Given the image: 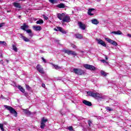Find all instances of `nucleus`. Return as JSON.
I'll use <instances>...</instances> for the list:
<instances>
[{
  "instance_id": "obj_1",
  "label": "nucleus",
  "mask_w": 131,
  "mask_h": 131,
  "mask_svg": "<svg viewBox=\"0 0 131 131\" xmlns=\"http://www.w3.org/2000/svg\"><path fill=\"white\" fill-rule=\"evenodd\" d=\"M87 95H88V96H90L91 97H93V98H95V99H103L102 94H100L98 93H94L92 91H88L87 92Z\"/></svg>"
},
{
  "instance_id": "obj_2",
  "label": "nucleus",
  "mask_w": 131,
  "mask_h": 131,
  "mask_svg": "<svg viewBox=\"0 0 131 131\" xmlns=\"http://www.w3.org/2000/svg\"><path fill=\"white\" fill-rule=\"evenodd\" d=\"M4 107L5 108H6V109H7V110H9V111H10L11 114H14V116H15V117H17V112H16L15 109L12 107V106H10L7 105H4Z\"/></svg>"
},
{
  "instance_id": "obj_3",
  "label": "nucleus",
  "mask_w": 131,
  "mask_h": 131,
  "mask_svg": "<svg viewBox=\"0 0 131 131\" xmlns=\"http://www.w3.org/2000/svg\"><path fill=\"white\" fill-rule=\"evenodd\" d=\"M72 72H74L75 74H78V75H82L84 73L82 70L76 68L73 69Z\"/></svg>"
},
{
  "instance_id": "obj_4",
  "label": "nucleus",
  "mask_w": 131,
  "mask_h": 131,
  "mask_svg": "<svg viewBox=\"0 0 131 131\" xmlns=\"http://www.w3.org/2000/svg\"><path fill=\"white\" fill-rule=\"evenodd\" d=\"M63 52L65 53V54H67L69 55H71L72 56H77V53L75 52V51H73L72 50H64Z\"/></svg>"
},
{
  "instance_id": "obj_5",
  "label": "nucleus",
  "mask_w": 131,
  "mask_h": 131,
  "mask_svg": "<svg viewBox=\"0 0 131 131\" xmlns=\"http://www.w3.org/2000/svg\"><path fill=\"white\" fill-rule=\"evenodd\" d=\"M48 122V119L45 118V117H42L40 121V128H45L46 127V122Z\"/></svg>"
},
{
  "instance_id": "obj_6",
  "label": "nucleus",
  "mask_w": 131,
  "mask_h": 131,
  "mask_svg": "<svg viewBox=\"0 0 131 131\" xmlns=\"http://www.w3.org/2000/svg\"><path fill=\"white\" fill-rule=\"evenodd\" d=\"M83 67L85 68V69H89V70H92L93 71L96 70V68L92 65L85 64L83 65Z\"/></svg>"
},
{
  "instance_id": "obj_7",
  "label": "nucleus",
  "mask_w": 131,
  "mask_h": 131,
  "mask_svg": "<svg viewBox=\"0 0 131 131\" xmlns=\"http://www.w3.org/2000/svg\"><path fill=\"white\" fill-rule=\"evenodd\" d=\"M36 70L39 72V73H41V74H45V71H43V68L40 64H37L36 68Z\"/></svg>"
},
{
  "instance_id": "obj_8",
  "label": "nucleus",
  "mask_w": 131,
  "mask_h": 131,
  "mask_svg": "<svg viewBox=\"0 0 131 131\" xmlns=\"http://www.w3.org/2000/svg\"><path fill=\"white\" fill-rule=\"evenodd\" d=\"M105 40L111 43V45H113V46H118V43L116 41L109 38H105Z\"/></svg>"
},
{
  "instance_id": "obj_9",
  "label": "nucleus",
  "mask_w": 131,
  "mask_h": 131,
  "mask_svg": "<svg viewBox=\"0 0 131 131\" xmlns=\"http://www.w3.org/2000/svg\"><path fill=\"white\" fill-rule=\"evenodd\" d=\"M96 40L98 43H99V45H101V46H102V47H107V45L106 44L105 41H103V40L101 39H96Z\"/></svg>"
},
{
  "instance_id": "obj_10",
  "label": "nucleus",
  "mask_w": 131,
  "mask_h": 131,
  "mask_svg": "<svg viewBox=\"0 0 131 131\" xmlns=\"http://www.w3.org/2000/svg\"><path fill=\"white\" fill-rule=\"evenodd\" d=\"M78 24L79 27H80V28L82 29V30H85V28L86 27L85 26V24L82 23L81 21H78Z\"/></svg>"
},
{
  "instance_id": "obj_11",
  "label": "nucleus",
  "mask_w": 131,
  "mask_h": 131,
  "mask_svg": "<svg viewBox=\"0 0 131 131\" xmlns=\"http://www.w3.org/2000/svg\"><path fill=\"white\" fill-rule=\"evenodd\" d=\"M70 21V17H69V16L65 15L62 20V22H67V23H69Z\"/></svg>"
},
{
  "instance_id": "obj_12",
  "label": "nucleus",
  "mask_w": 131,
  "mask_h": 131,
  "mask_svg": "<svg viewBox=\"0 0 131 131\" xmlns=\"http://www.w3.org/2000/svg\"><path fill=\"white\" fill-rule=\"evenodd\" d=\"M12 5L16 8V9H21L22 8V6H21V5H20V3H17V2H14L12 3Z\"/></svg>"
},
{
  "instance_id": "obj_13",
  "label": "nucleus",
  "mask_w": 131,
  "mask_h": 131,
  "mask_svg": "<svg viewBox=\"0 0 131 131\" xmlns=\"http://www.w3.org/2000/svg\"><path fill=\"white\" fill-rule=\"evenodd\" d=\"M57 18L59 19V20H62L63 21V19H64V17L65 16V14L64 13H58L57 14Z\"/></svg>"
},
{
  "instance_id": "obj_14",
  "label": "nucleus",
  "mask_w": 131,
  "mask_h": 131,
  "mask_svg": "<svg viewBox=\"0 0 131 131\" xmlns=\"http://www.w3.org/2000/svg\"><path fill=\"white\" fill-rule=\"evenodd\" d=\"M57 29H55V30H56V31H60V32H62V33H64V34H66L67 32H66L65 30H64V29H63V28H62V27H58Z\"/></svg>"
},
{
  "instance_id": "obj_15",
  "label": "nucleus",
  "mask_w": 131,
  "mask_h": 131,
  "mask_svg": "<svg viewBox=\"0 0 131 131\" xmlns=\"http://www.w3.org/2000/svg\"><path fill=\"white\" fill-rule=\"evenodd\" d=\"M33 29L34 30H35V31H40V30H41V27L34 26H33Z\"/></svg>"
},
{
  "instance_id": "obj_16",
  "label": "nucleus",
  "mask_w": 131,
  "mask_h": 131,
  "mask_svg": "<svg viewBox=\"0 0 131 131\" xmlns=\"http://www.w3.org/2000/svg\"><path fill=\"white\" fill-rule=\"evenodd\" d=\"M82 103L84 104V105H86V106H92V102L86 100H83Z\"/></svg>"
},
{
  "instance_id": "obj_17",
  "label": "nucleus",
  "mask_w": 131,
  "mask_h": 131,
  "mask_svg": "<svg viewBox=\"0 0 131 131\" xmlns=\"http://www.w3.org/2000/svg\"><path fill=\"white\" fill-rule=\"evenodd\" d=\"M29 27L28 25H27L26 23H24L23 25L20 27V28L21 29H23V30H26Z\"/></svg>"
},
{
  "instance_id": "obj_18",
  "label": "nucleus",
  "mask_w": 131,
  "mask_h": 131,
  "mask_svg": "<svg viewBox=\"0 0 131 131\" xmlns=\"http://www.w3.org/2000/svg\"><path fill=\"white\" fill-rule=\"evenodd\" d=\"M91 22L93 24H94L95 25H98L99 24V22L98 21V19L94 18L91 20Z\"/></svg>"
},
{
  "instance_id": "obj_19",
  "label": "nucleus",
  "mask_w": 131,
  "mask_h": 131,
  "mask_svg": "<svg viewBox=\"0 0 131 131\" xmlns=\"http://www.w3.org/2000/svg\"><path fill=\"white\" fill-rule=\"evenodd\" d=\"M20 36H21V38L24 40V41H27V42L30 41V40H29V39L23 36L22 34H20Z\"/></svg>"
},
{
  "instance_id": "obj_20",
  "label": "nucleus",
  "mask_w": 131,
  "mask_h": 131,
  "mask_svg": "<svg viewBox=\"0 0 131 131\" xmlns=\"http://www.w3.org/2000/svg\"><path fill=\"white\" fill-rule=\"evenodd\" d=\"M57 8H59V9H63L65 8V4L63 3H60L56 6Z\"/></svg>"
},
{
  "instance_id": "obj_21",
  "label": "nucleus",
  "mask_w": 131,
  "mask_h": 131,
  "mask_svg": "<svg viewBox=\"0 0 131 131\" xmlns=\"http://www.w3.org/2000/svg\"><path fill=\"white\" fill-rule=\"evenodd\" d=\"M111 33L114 34H117L118 35H120L122 34V32H121V31H120V30H118L117 31L112 32Z\"/></svg>"
},
{
  "instance_id": "obj_22",
  "label": "nucleus",
  "mask_w": 131,
  "mask_h": 131,
  "mask_svg": "<svg viewBox=\"0 0 131 131\" xmlns=\"http://www.w3.org/2000/svg\"><path fill=\"white\" fill-rule=\"evenodd\" d=\"M18 89L19 90L20 92H21V93H25V90L23 88V87H21V85H18Z\"/></svg>"
},
{
  "instance_id": "obj_23",
  "label": "nucleus",
  "mask_w": 131,
  "mask_h": 131,
  "mask_svg": "<svg viewBox=\"0 0 131 131\" xmlns=\"http://www.w3.org/2000/svg\"><path fill=\"white\" fill-rule=\"evenodd\" d=\"M75 36L76 38H79V39H81L82 38V37H83V36H82V35L80 34H75Z\"/></svg>"
},
{
  "instance_id": "obj_24",
  "label": "nucleus",
  "mask_w": 131,
  "mask_h": 131,
  "mask_svg": "<svg viewBox=\"0 0 131 131\" xmlns=\"http://www.w3.org/2000/svg\"><path fill=\"white\" fill-rule=\"evenodd\" d=\"M94 9H90L88 10V15H90V16H93L94 14L92 13V12H93V11H94Z\"/></svg>"
},
{
  "instance_id": "obj_25",
  "label": "nucleus",
  "mask_w": 131,
  "mask_h": 131,
  "mask_svg": "<svg viewBox=\"0 0 131 131\" xmlns=\"http://www.w3.org/2000/svg\"><path fill=\"white\" fill-rule=\"evenodd\" d=\"M24 112L28 115H31L32 113L28 110H24Z\"/></svg>"
},
{
  "instance_id": "obj_26",
  "label": "nucleus",
  "mask_w": 131,
  "mask_h": 131,
  "mask_svg": "<svg viewBox=\"0 0 131 131\" xmlns=\"http://www.w3.org/2000/svg\"><path fill=\"white\" fill-rule=\"evenodd\" d=\"M43 23V20L41 19H39L36 21V24H42Z\"/></svg>"
},
{
  "instance_id": "obj_27",
  "label": "nucleus",
  "mask_w": 131,
  "mask_h": 131,
  "mask_svg": "<svg viewBox=\"0 0 131 131\" xmlns=\"http://www.w3.org/2000/svg\"><path fill=\"white\" fill-rule=\"evenodd\" d=\"M53 66L54 67L55 69H56V70L61 69V67H59L58 65L53 64Z\"/></svg>"
},
{
  "instance_id": "obj_28",
  "label": "nucleus",
  "mask_w": 131,
  "mask_h": 131,
  "mask_svg": "<svg viewBox=\"0 0 131 131\" xmlns=\"http://www.w3.org/2000/svg\"><path fill=\"white\" fill-rule=\"evenodd\" d=\"M12 48H13V51H14L15 52H18V49L16 47V46L13 45Z\"/></svg>"
},
{
  "instance_id": "obj_29",
  "label": "nucleus",
  "mask_w": 131,
  "mask_h": 131,
  "mask_svg": "<svg viewBox=\"0 0 131 131\" xmlns=\"http://www.w3.org/2000/svg\"><path fill=\"white\" fill-rule=\"evenodd\" d=\"M0 45L3 46H7V43L5 41H0Z\"/></svg>"
},
{
  "instance_id": "obj_30",
  "label": "nucleus",
  "mask_w": 131,
  "mask_h": 131,
  "mask_svg": "<svg viewBox=\"0 0 131 131\" xmlns=\"http://www.w3.org/2000/svg\"><path fill=\"white\" fill-rule=\"evenodd\" d=\"M26 89L28 91H31V88L29 86V85L26 84Z\"/></svg>"
},
{
  "instance_id": "obj_31",
  "label": "nucleus",
  "mask_w": 131,
  "mask_h": 131,
  "mask_svg": "<svg viewBox=\"0 0 131 131\" xmlns=\"http://www.w3.org/2000/svg\"><path fill=\"white\" fill-rule=\"evenodd\" d=\"M105 109L106 110H108V111H113V109L109 106H107L105 107Z\"/></svg>"
},
{
  "instance_id": "obj_32",
  "label": "nucleus",
  "mask_w": 131,
  "mask_h": 131,
  "mask_svg": "<svg viewBox=\"0 0 131 131\" xmlns=\"http://www.w3.org/2000/svg\"><path fill=\"white\" fill-rule=\"evenodd\" d=\"M101 75H104V76H106V75H107V73L105 72L104 71H102L101 72Z\"/></svg>"
},
{
  "instance_id": "obj_33",
  "label": "nucleus",
  "mask_w": 131,
  "mask_h": 131,
  "mask_svg": "<svg viewBox=\"0 0 131 131\" xmlns=\"http://www.w3.org/2000/svg\"><path fill=\"white\" fill-rule=\"evenodd\" d=\"M67 129H69V130L72 131L73 130V127H72V126H69L68 127Z\"/></svg>"
},
{
  "instance_id": "obj_34",
  "label": "nucleus",
  "mask_w": 131,
  "mask_h": 131,
  "mask_svg": "<svg viewBox=\"0 0 131 131\" xmlns=\"http://www.w3.org/2000/svg\"><path fill=\"white\" fill-rule=\"evenodd\" d=\"M49 3H51V4H55V2H56V0H49Z\"/></svg>"
},
{
  "instance_id": "obj_35",
  "label": "nucleus",
  "mask_w": 131,
  "mask_h": 131,
  "mask_svg": "<svg viewBox=\"0 0 131 131\" xmlns=\"http://www.w3.org/2000/svg\"><path fill=\"white\" fill-rule=\"evenodd\" d=\"M26 32H27V33H31V30L29 29V30H26Z\"/></svg>"
},
{
  "instance_id": "obj_36",
  "label": "nucleus",
  "mask_w": 131,
  "mask_h": 131,
  "mask_svg": "<svg viewBox=\"0 0 131 131\" xmlns=\"http://www.w3.org/2000/svg\"><path fill=\"white\" fill-rule=\"evenodd\" d=\"M71 47H73V49H76L77 47L75 45L72 44Z\"/></svg>"
},
{
  "instance_id": "obj_37",
  "label": "nucleus",
  "mask_w": 131,
  "mask_h": 131,
  "mask_svg": "<svg viewBox=\"0 0 131 131\" xmlns=\"http://www.w3.org/2000/svg\"><path fill=\"white\" fill-rule=\"evenodd\" d=\"M101 61V62H102V63H106V64H108V62H107V61H106V60H105L104 59H102Z\"/></svg>"
},
{
  "instance_id": "obj_38",
  "label": "nucleus",
  "mask_w": 131,
  "mask_h": 131,
  "mask_svg": "<svg viewBox=\"0 0 131 131\" xmlns=\"http://www.w3.org/2000/svg\"><path fill=\"white\" fill-rule=\"evenodd\" d=\"M4 25H5V23H1L0 24V28L1 27H3V26H4Z\"/></svg>"
},
{
  "instance_id": "obj_39",
  "label": "nucleus",
  "mask_w": 131,
  "mask_h": 131,
  "mask_svg": "<svg viewBox=\"0 0 131 131\" xmlns=\"http://www.w3.org/2000/svg\"><path fill=\"white\" fill-rule=\"evenodd\" d=\"M43 18L44 19H45V20H48L49 19V17H48V16L44 15L43 16Z\"/></svg>"
},
{
  "instance_id": "obj_40",
  "label": "nucleus",
  "mask_w": 131,
  "mask_h": 131,
  "mask_svg": "<svg viewBox=\"0 0 131 131\" xmlns=\"http://www.w3.org/2000/svg\"><path fill=\"white\" fill-rule=\"evenodd\" d=\"M29 36H30L31 37H32V36H33V34H32V32L29 33Z\"/></svg>"
},
{
  "instance_id": "obj_41",
  "label": "nucleus",
  "mask_w": 131,
  "mask_h": 131,
  "mask_svg": "<svg viewBox=\"0 0 131 131\" xmlns=\"http://www.w3.org/2000/svg\"><path fill=\"white\" fill-rule=\"evenodd\" d=\"M41 59H42L43 62H44V63H47V60H46L45 59V58L42 57Z\"/></svg>"
},
{
  "instance_id": "obj_42",
  "label": "nucleus",
  "mask_w": 131,
  "mask_h": 131,
  "mask_svg": "<svg viewBox=\"0 0 131 131\" xmlns=\"http://www.w3.org/2000/svg\"><path fill=\"white\" fill-rule=\"evenodd\" d=\"M91 124H92V121L89 120L88 121V125H89V126H91Z\"/></svg>"
},
{
  "instance_id": "obj_43",
  "label": "nucleus",
  "mask_w": 131,
  "mask_h": 131,
  "mask_svg": "<svg viewBox=\"0 0 131 131\" xmlns=\"http://www.w3.org/2000/svg\"><path fill=\"white\" fill-rule=\"evenodd\" d=\"M2 127H4V124L0 123V128H2Z\"/></svg>"
},
{
  "instance_id": "obj_44",
  "label": "nucleus",
  "mask_w": 131,
  "mask_h": 131,
  "mask_svg": "<svg viewBox=\"0 0 131 131\" xmlns=\"http://www.w3.org/2000/svg\"><path fill=\"white\" fill-rule=\"evenodd\" d=\"M127 36H128V37H131V34H127Z\"/></svg>"
},
{
  "instance_id": "obj_45",
  "label": "nucleus",
  "mask_w": 131,
  "mask_h": 131,
  "mask_svg": "<svg viewBox=\"0 0 131 131\" xmlns=\"http://www.w3.org/2000/svg\"><path fill=\"white\" fill-rule=\"evenodd\" d=\"M42 88H46V84H45L44 83H42Z\"/></svg>"
},
{
  "instance_id": "obj_46",
  "label": "nucleus",
  "mask_w": 131,
  "mask_h": 131,
  "mask_svg": "<svg viewBox=\"0 0 131 131\" xmlns=\"http://www.w3.org/2000/svg\"><path fill=\"white\" fill-rule=\"evenodd\" d=\"M1 130L2 131H4L5 130V128H4V127H2V128H0Z\"/></svg>"
},
{
  "instance_id": "obj_47",
  "label": "nucleus",
  "mask_w": 131,
  "mask_h": 131,
  "mask_svg": "<svg viewBox=\"0 0 131 131\" xmlns=\"http://www.w3.org/2000/svg\"><path fill=\"white\" fill-rule=\"evenodd\" d=\"M105 59L108 60V57H107V56H105Z\"/></svg>"
},
{
  "instance_id": "obj_48",
  "label": "nucleus",
  "mask_w": 131,
  "mask_h": 131,
  "mask_svg": "<svg viewBox=\"0 0 131 131\" xmlns=\"http://www.w3.org/2000/svg\"><path fill=\"white\" fill-rule=\"evenodd\" d=\"M25 96H27V93H25Z\"/></svg>"
},
{
  "instance_id": "obj_49",
  "label": "nucleus",
  "mask_w": 131,
  "mask_h": 131,
  "mask_svg": "<svg viewBox=\"0 0 131 131\" xmlns=\"http://www.w3.org/2000/svg\"><path fill=\"white\" fill-rule=\"evenodd\" d=\"M100 1H101V0H97L98 2H100Z\"/></svg>"
},
{
  "instance_id": "obj_50",
  "label": "nucleus",
  "mask_w": 131,
  "mask_h": 131,
  "mask_svg": "<svg viewBox=\"0 0 131 131\" xmlns=\"http://www.w3.org/2000/svg\"><path fill=\"white\" fill-rule=\"evenodd\" d=\"M6 61H7V62H9V61L8 60H7Z\"/></svg>"
},
{
  "instance_id": "obj_51",
  "label": "nucleus",
  "mask_w": 131,
  "mask_h": 131,
  "mask_svg": "<svg viewBox=\"0 0 131 131\" xmlns=\"http://www.w3.org/2000/svg\"><path fill=\"white\" fill-rule=\"evenodd\" d=\"M20 17H21V16H19V18H20Z\"/></svg>"
},
{
  "instance_id": "obj_52",
  "label": "nucleus",
  "mask_w": 131,
  "mask_h": 131,
  "mask_svg": "<svg viewBox=\"0 0 131 131\" xmlns=\"http://www.w3.org/2000/svg\"><path fill=\"white\" fill-rule=\"evenodd\" d=\"M20 1H23V0H20Z\"/></svg>"
}]
</instances>
